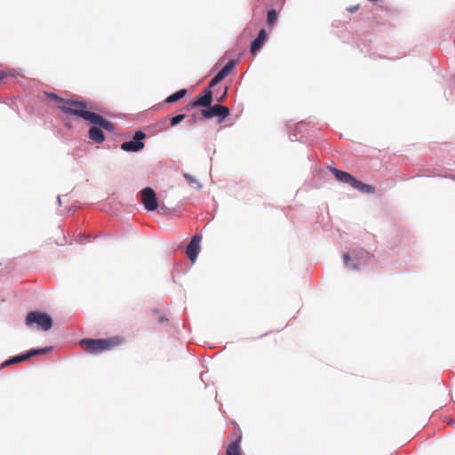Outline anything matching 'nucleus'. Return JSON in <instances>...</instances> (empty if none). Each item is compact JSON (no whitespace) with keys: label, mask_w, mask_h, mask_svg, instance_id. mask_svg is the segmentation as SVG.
Returning a JSON list of instances; mask_svg holds the SVG:
<instances>
[{"label":"nucleus","mask_w":455,"mask_h":455,"mask_svg":"<svg viewBox=\"0 0 455 455\" xmlns=\"http://www.w3.org/2000/svg\"><path fill=\"white\" fill-rule=\"evenodd\" d=\"M186 117L185 114H178L170 118V124L171 126L174 127L180 124Z\"/></svg>","instance_id":"412c9836"},{"label":"nucleus","mask_w":455,"mask_h":455,"mask_svg":"<svg viewBox=\"0 0 455 455\" xmlns=\"http://www.w3.org/2000/svg\"><path fill=\"white\" fill-rule=\"evenodd\" d=\"M236 63L237 59H232L222 68L227 76L235 68Z\"/></svg>","instance_id":"aec40b11"},{"label":"nucleus","mask_w":455,"mask_h":455,"mask_svg":"<svg viewBox=\"0 0 455 455\" xmlns=\"http://www.w3.org/2000/svg\"><path fill=\"white\" fill-rule=\"evenodd\" d=\"M28 359H29V358L28 356L27 352H24V353H21V354H19V355H16L14 356L11 357V361L13 363H20V362H24V361H26Z\"/></svg>","instance_id":"4be33fe9"},{"label":"nucleus","mask_w":455,"mask_h":455,"mask_svg":"<svg viewBox=\"0 0 455 455\" xmlns=\"http://www.w3.org/2000/svg\"><path fill=\"white\" fill-rule=\"evenodd\" d=\"M140 199L144 208L148 212H154L158 208L156 193L150 187H146L140 191Z\"/></svg>","instance_id":"6e6552de"},{"label":"nucleus","mask_w":455,"mask_h":455,"mask_svg":"<svg viewBox=\"0 0 455 455\" xmlns=\"http://www.w3.org/2000/svg\"><path fill=\"white\" fill-rule=\"evenodd\" d=\"M183 178L188 184L194 186L196 190H201L203 188V184L193 175L189 173H184Z\"/></svg>","instance_id":"6ab92c4d"},{"label":"nucleus","mask_w":455,"mask_h":455,"mask_svg":"<svg viewBox=\"0 0 455 455\" xmlns=\"http://www.w3.org/2000/svg\"><path fill=\"white\" fill-rule=\"evenodd\" d=\"M202 241V235H195L186 248V254L189 258L192 263H195L198 254L201 251L200 243Z\"/></svg>","instance_id":"1a4fd4ad"},{"label":"nucleus","mask_w":455,"mask_h":455,"mask_svg":"<svg viewBox=\"0 0 455 455\" xmlns=\"http://www.w3.org/2000/svg\"><path fill=\"white\" fill-rule=\"evenodd\" d=\"M198 121V116L196 115V114H192L189 118L188 119L187 123L189 124V125H194L197 123Z\"/></svg>","instance_id":"393cba45"},{"label":"nucleus","mask_w":455,"mask_h":455,"mask_svg":"<svg viewBox=\"0 0 455 455\" xmlns=\"http://www.w3.org/2000/svg\"><path fill=\"white\" fill-rule=\"evenodd\" d=\"M451 178H452L453 180H455V174H454V175H452V176H451Z\"/></svg>","instance_id":"c9c22d12"},{"label":"nucleus","mask_w":455,"mask_h":455,"mask_svg":"<svg viewBox=\"0 0 455 455\" xmlns=\"http://www.w3.org/2000/svg\"><path fill=\"white\" fill-rule=\"evenodd\" d=\"M220 83V79H219L216 76H214L211 79V81H210V83H209V84H208L207 88H209L210 90H212V87L216 86V85H217V84H219Z\"/></svg>","instance_id":"5701e85b"},{"label":"nucleus","mask_w":455,"mask_h":455,"mask_svg":"<svg viewBox=\"0 0 455 455\" xmlns=\"http://www.w3.org/2000/svg\"><path fill=\"white\" fill-rule=\"evenodd\" d=\"M202 116L204 119H212L213 117L218 118V123L221 124L225 121V119L230 115V109L220 103L211 104L207 108H203L201 110Z\"/></svg>","instance_id":"39448f33"},{"label":"nucleus","mask_w":455,"mask_h":455,"mask_svg":"<svg viewBox=\"0 0 455 455\" xmlns=\"http://www.w3.org/2000/svg\"><path fill=\"white\" fill-rule=\"evenodd\" d=\"M165 321H167V318H166L164 315H161V316H159V318H158V322H159L160 323H164Z\"/></svg>","instance_id":"7c9ffc66"},{"label":"nucleus","mask_w":455,"mask_h":455,"mask_svg":"<svg viewBox=\"0 0 455 455\" xmlns=\"http://www.w3.org/2000/svg\"><path fill=\"white\" fill-rule=\"evenodd\" d=\"M306 124L303 123V122H300V123H298L296 125H295V130L293 132H290L289 134V138L291 141H295V140H299V137H298V134L299 133H301L305 128H306Z\"/></svg>","instance_id":"a211bd4d"},{"label":"nucleus","mask_w":455,"mask_h":455,"mask_svg":"<svg viewBox=\"0 0 455 455\" xmlns=\"http://www.w3.org/2000/svg\"><path fill=\"white\" fill-rule=\"evenodd\" d=\"M57 199H58V203H59V204L60 205V204H61L60 196H58Z\"/></svg>","instance_id":"f704fd0d"},{"label":"nucleus","mask_w":455,"mask_h":455,"mask_svg":"<svg viewBox=\"0 0 455 455\" xmlns=\"http://www.w3.org/2000/svg\"><path fill=\"white\" fill-rule=\"evenodd\" d=\"M187 93H188L187 89H180V90L175 92L174 93L171 94L170 96H168L164 101L167 104H173V103L179 101L180 100H181L182 98H184Z\"/></svg>","instance_id":"2eb2a0df"},{"label":"nucleus","mask_w":455,"mask_h":455,"mask_svg":"<svg viewBox=\"0 0 455 455\" xmlns=\"http://www.w3.org/2000/svg\"><path fill=\"white\" fill-rule=\"evenodd\" d=\"M350 186L361 192H364V193H374L375 191V188L374 187H372L371 185H369V184H366L361 180H358L357 179H355L354 177Z\"/></svg>","instance_id":"4468645a"},{"label":"nucleus","mask_w":455,"mask_h":455,"mask_svg":"<svg viewBox=\"0 0 455 455\" xmlns=\"http://www.w3.org/2000/svg\"><path fill=\"white\" fill-rule=\"evenodd\" d=\"M215 76L220 79V82L228 76L222 68Z\"/></svg>","instance_id":"bb28decb"},{"label":"nucleus","mask_w":455,"mask_h":455,"mask_svg":"<svg viewBox=\"0 0 455 455\" xmlns=\"http://www.w3.org/2000/svg\"><path fill=\"white\" fill-rule=\"evenodd\" d=\"M53 349L52 346L44 347H36V348H31L27 352L28 358H31L32 356L44 355L49 352H51Z\"/></svg>","instance_id":"dca6fc26"},{"label":"nucleus","mask_w":455,"mask_h":455,"mask_svg":"<svg viewBox=\"0 0 455 455\" xmlns=\"http://www.w3.org/2000/svg\"><path fill=\"white\" fill-rule=\"evenodd\" d=\"M26 325L32 328L34 325L38 331H47L52 328V317L46 312L33 310L27 314Z\"/></svg>","instance_id":"7ed1b4c3"},{"label":"nucleus","mask_w":455,"mask_h":455,"mask_svg":"<svg viewBox=\"0 0 455 455\" xmlns=\"http://www.w3.org/2000/svg\"><path fill=\"white\" fill-rule=\"evenodd\" d=\"M6 74L4 71H0V81L5 77Z\"/></svg>","instance_id":"473e14b6"},{"label":"nucleus","mask_w":455,"mask_h":455,"mask_svg":"<svg viewBox=\"0 0 455 455\" xmlns=\"http://www.w3.org/2000/svg\"><path fill=\"white\" fill-rule=\"evenodd\" d=\"M146 136V133L142 130H137L135 131L132 140L121 143L120 148L123 151L130 153L140 152L145 148L144 140Z\"/></svg>","instance_id":"423d86ee"},{"label":"nucleus","mask_w":455,"mask_h":455,"mask_svg":"<svg viewBox=\"0 0 455 455\" xmlns=\"http://www.w3.org/2000/svg\"><path fill=\"white\" fill-rule=\"evenodd\" d=\"M228 86H226V87L224 88L223 92H222L221 94H220V95H217V96H216V100H217L218 101H222V100H224L226 99L227 95H228Z\"/></svg>","instance_id":"b1692460"},{"label":"nucleus","mask_w":455,"mask_h":455,"mask_svg":"<svg viewBox=\"0 0 455 455\" xmlns=\"http://www.w3.org/2000/svg\"><path fill=\"white\" fill-rule=\"evenodd\" d=\"M278 19V12L275 9H269L267 12V25L268 27H273Z\"/></svg>","instance_id":"f3484780"},{"label":"nucleus","mask_w":455,"mask_h":455,"mask_svg":"<svg viewBox=\"0 0 455 455\" xmlns=\"http://www.w3.org/2000/svg\"><path fill=\"white\" fill-rule=\"evenodd\" d=\"M234 434L235 435V440L227 447L226 455H242L241 442L243 436L240 428L235 427Z\"/></svg>","instance_id":"9b49d317"},{"label":"nucleus","mask_w":455,"mask_h":455,"mask_svg":"<svg viewBox=\"0 0 455 455\" xmlns=\"http://www.w3.org/2000/svg\"><path fill=\"white\" fill-rule=\"evenodd\" d=\"M328 169L332 172L337 180L350 185L354 176L347 172L339 170L332 166H328Z\"/></svg>","instance_id":"f8f14e48"},{"label":"nucleus","mask_w":455,"mask_h":455,"mask_svg":"<svg viewBox=\"0 0 455 455\" xmlns=\"http://www.w3.org/2000/svg\"><path fill=\"white\" fill-rule=\"evenodd\" d=\"M215 76L220 79V82L228 76L222 68Z\"/></svg>","instance_id":"a878e982"},{"label":"nucleus","mask_w":455,"mask_h":455,"mask_svg":"<svg viewBox=\"0 0 455 455\" xmlns=\"http://www.w3.org/2000/svg\"><path fill=\"white\" fill-rule=\"evenodd\" d=\"M373 255L363 248H355L343 254L345 265L351 270H359L362 265L367 264Z\"/></svg>","instance_id":"20e7f679"},{"label":"nucleus","mask_w":455,"mask_h":455,"mask_svg":"<svg viewBox=\"0 0 455 455\" xmlns=\"http://www.w3.org/2000/svg\"><path fill=\"white\" fill-rule=\"evenodd\" d=\"M83 238H87L89 241H91V235H87V236H85L84 235H78V237H77V241H78V242L83 243V241H82V239H83Z\"/></svg>","instance_id":"c756f323"},{"label":"nucleus","mask_w":455,"mask_h":455,"mask_svg":"<svg viewBox=\"0 0 455 455\" xmlns=\"http://www.w3.org/2000/svg\"><path fill=\"white\" fill-rule=\"evenodd\" d=\"M213 101V92L209 88H205L199 94H197L192 100H190L187 106L186 109L189 110L193 108L204 107L207 108Z\"/></svg>","instance_id":"0eeeda50"},{"label":"nucleus","mask_w":455,"mask_h":455,"mask_svg":"<svg viewBox=\"0 0 455 455\" xmlns=\"http://www.w3.org/2000/svg\"><path fill=\"white\" fill-rule=\"evenodd\" d=\"M447 422H448L449 424H451V425L455 426V421H454V419H451V418H449V419H447Z\"/></svg>","instance_id":"72a5a7b5"},{"label":"nucleus","mask_w":455,"mask_h":455,"mask_svg":"<svg viewBox=\"0 0 455 455\" xmlns=\"http://www.w3.org/2000/svg\"><path fill=\"white\" fill-rule=\"evenodd\" d=\"M267 37H268V35H267V30L264 28H260L257 36L251 43V45H250L251 54L256 55L260 51V49L262 48V46L264 45L266 41L267 40Z\"/></svg>","instance_id":"9d476101"},{"label":"nucleus","mask_w":455,"mask_h":455,"mask_svg":"<svg viewBox=\"0 0 455 455\" xmlns=\"http://www.w3.org/2000/svg\"><path fill=\"white\" fill-rule=\"evenodd\" d=\"M76 105V108H69L66 106H59L65 114H69L84 119L90 123L92 126L88 131V137L91 140L97 144H101L106 140L104 131L111 133L116 132V125L114 123L105 118L103 116L87 110V104L84 101H70Z\"/></svg>","instance_id":"f257e3e1"},{"label":"nucleus","mask_w":455,"mask_h":455,"mask_svg":"<svg viewBox=\"0 0 455 455\" xmlns=\"http://www.w3.org/2000/svg\"><path fill=\"white\" fill-rule=\"evenodd\" d=\"M11 364H13V363L11 361V357L7 360H5L3 363H2V367H5V366H8V365H11Z\"/></svg>","instance_id":"c85d7f7f"},{"label":"nucleus","mask_w":455,"mask_h":455,"mask_svg":"<svg viewBox=\"0 0 455 455\" xmlns=\"http://www.w3.org/2000/svg\"><path fill=\"white\" fill-rule=\"evenodd\" d=\"M119 337L108 339H83L79 344L81 347L89 354H99L102 351L110 350L120 344Z\"/></svg>","instance_id":"f03ea898"},{"label":"nucleus","mask_w":455,"mask_h":455,"mask_svg":"<svg viewBox=\"0 0 455 455\" xmlns=\"http://www.w3.org/2000/svg\"><path fill=\"white\" fill-rule=\"evenodd\" d=\"M44 93L48 99L55 100L60 103L57 106L58 108H59V106L76 108V105H74L70 102V101H76V100H71V99L65 100V99L61 98L60 95H58L57 93L52 92L45 91V92H44Z\"/></svg>","instance_id":"ddd939ff"},{"label":"nucleus","mask_w":455,"mask_h":455,"mask_svg":"<svg viewBox=\"0 0 455 455\" xmlns=\"http://www.w3.org/2000/svg\"><path fill=\"white\" fill-rule=\"evenodd\" d=\"M358 9H359V4H355V5L348 6V7L347 8V11L348 12L353 13V12H356Z\"/></svg>","instance_id":"cd10ccee"},{"label":"nucleus","mask_w":455,"mask_h":455,"mask_svg":"<svg viewBox=\"0 0 455 455\" xmlns=\"http://www.w3.org/2000/svg\"><path fill=\"white\" fill-rule=\"evenodd\" d=\"M64 125L68 129H71L72 128V124L70 122L65 121Z\"/></svg>","instance_id":"2f4dec72"}]
</instances>
